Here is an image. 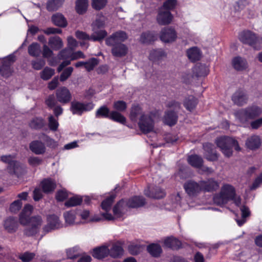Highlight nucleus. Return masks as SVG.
Listing matches in <instances>:
<instances>
[{
	"instance_id": "58836bf2",
	"label": "nucleus",
	"mask_w": 262,
	"mask_h": 262,
	"mask_svg": "<svg viewBox=\"0 0 262 262\" xmlns=\"http://www.w3.org/2000/svg\"><path fill=\"white\" fill-rule=\"evenodd\" d=\"M52 20L54 25L59 27H65L67 25L66 19L61 14L57 13L53 15Z\"/></svg>"
},
{
	"instance_id": "20e7f679",
	"label": "nucleus",
	"mask_w": 262,
	"mask_h": 262,
	"mask_svg": "<svg viewBox=\"0 0 262 262\" xmlns=\"http://www.w3.org/2000/svg\"><path fill=\"white\" fill-rule=\"evenodd\" d=\"M235 190L231 185L225 184L221 187L220 192L215 194L213 198L214 204L222 206L232 200L235 196Z\"/></svg>"
},
{
	"instance_id": "7c9ffc66",
	"label": "nucleus",
	"mask_w": 262,
	"mask_h": 262,
	"mask_svg": "<svg viewBox=\"0 0 262 262\" xmlns=\"http://www.w3.org/2000/svg\"><path fill=\"white\" fill-rule=\"evenodd\" d=\"M145 114L139 105H133L130 109L129 118L132 121L136 122L138 117L139 118L141 116Z\"/></svg>"
},
{
	"instance_id": "5701e85b",
	"label": "nucleus",
	"mask_w": 262,
	"mask_h": 262,
	"mask_svg": "<svg viewBox=\"0 0 262 262\" xmlns=\"http://www.w3.org/2000/svg\"><path fill=\"white\" fill-rule=\"evenodd\" d=\"M232 64L234 69L237 71H243L248 68L246 60L239 56L235 57L232 59Z\"/></svg>"
},
{
	"instance_id": "774afa93",
	"label": "nucleus",
	"mask_w": 262,
	"mask_h": 262,
	"mask_svg": "<svg viewBox=\"0 0 262 262\" xmlns=\"http://www.w3.org/2000/svg\"><path fill=\"white\" fill-rule=\"evenodd\" d=\"M68 196L67 191L64 189L59 190L56 194V198L58 201H63Z\"/></svg>"
},
{
	"instance_id": "412c9836",
	"label": "nucleus",
	"mask_w": 262,
	"mask_h": 262,
	"mask_svg": "<svg viewBox=\"0 0 262 262\" xmlns=\"http://www.w3.org/2000/svg\"><path fill=\"white\" fill-rule=\"evenodd\" d=\"M112 46V53L115 57L124 56L128 52V48L124 44L119 43Z\"/></svg>"
},
{
	"instance_id": "f8f14e48",
	"label": "nucleus",
	"mask_w": 262,
	"mask_h": 262,
	"mask_svg": "<svg viewBox=\"0 0 262 262\" xmlns=\"http://www.w3.org/2000/svg\"><path fill=\"white\" fill-rule=\"evenodd\" d=\"M15 157L14 155H5L1 157V160L4 163L8 164V169L11 173H15L19 167V163L15 160Z\"/></svg>"
},
{
	"instance_id": "bb28decb",
	"label": "nucleus",
	"mask_w": 262,
	"mask_h": 262,
	"mask_svg": "<svg viewBox=\"0 0 262 262\" xmlns=\"http://www.w3.org/2000/svg\"><path fill=\"white\" fill-rule=\"evenodd\" d=\"M178 120L177 113L173 111H168L165 112L164 117V122L169 126L174 125Z\"/></svg>"
},
{
	"instance_id": "4d7b16f0",
	"label": "nucleus",
	"mask_w": 262,
	"mask_h": 262,
	"mask_svg": "<svg viewBox=\"0 0 262 262\" xmlns=\"http://www.w3.org/2000/svg\"><path fill=\"white\" fill-rule=\"evenodd\" d=\"M115 199V196L111 195L109 198L106 199L101 203V207L102 209L106 211H108L110 210L111 205Z\"/></svg>"
},
{
	"instance_id": "13d9d810",
	"label": "nucleus",
	"mask_w": 262,
	"mask_h": 262,
	"mask_svg": "<svg viewBox=\"0 0 262 262\" xmlns=\"http://www.w3.org/2000/svg\"><path fill=\"white\" fill-rule=\"evenodd\" d=\"M98 64V60L97 58H92L88 61L85 62L84 68L88 71H91Z\"/></svg>"
},
{
	"instance_id": "4c0bfd02",
	"label": "nucleus",
	"mask_w": 262,
	"mask_h": 262,
	"mask_svg": "<svg viewBox=\"0 0 262 262\" xmlns=\"http://www.w3.org/2000/svg\"><path fill=\"white\" fill-rule=\"evenodd\" d=\"M41 53L40 46L37 42H33L28 47V54L33 57H38Z\"/></svg>"
},
{
	"instance_id": "39448f33",
	"label": "nucleus",
	"mask_w": 262,
	"mask_h": 262,
	"mask_svg": "<svg viewBox=\"0 0 262 262\" xmlns=\"http://www.w3.org/2000/svg\"><path fill=\"white\" fill-rule=\"evenodd\" d=\"M95 116L96 118H107L110 119L124 124L126 123V118L120 113L116 111H110L108 108L103 105L97 110Z\"/></svg>"
},
{
	"instance_id": "5fc2aeb1",
	"label": "nucleus",
	"mask_w": 262,
	"mask_h": 262,
	"mask_svg": "<svg viewBox=\"0 0 262 262\" xmlns=\"http://www.w3.org/2000/svg\"><path fill=\"white\" fill-rule=\"evenodd\" d=\"M105 18L103 15H97L95 21L92 24V29H100L104 26Z\"/></svg>"
},
{
	"instance_id": "423d86ee",
	"label": "nucleus",
	"mask_w": 262,
	"mask_h": 262,
	"mask_svg": "<svg viewBox=\"0 0 262 262\" xmlns=\"http://www.w3.org/2000/svg\"><path fill=\"white\" fill-rule=\"evenodd\" d=\"M156 114L152 112L141 116L139 119L138 126L140 130L147 134L154 130Z\"/></svg>"
},
{
	"instance_id": "ddd939ff",
	"label": "nucleus",
	"mask_w": 262,
	"mask_h": 262,
	"mask_svg": "<svg viewBox=\"0 0 262 262\" xmlns=\"http://www.w3.org/2000/svg\"><path fill=\"white\" fill-rule=\"evenodd\" d=\"M56 97L57 101L63 104L69 103L72 99L70 91L64 86L60 87L56 90Z\"/></svg>"
},
{
	"instance_id": "c9c22d12",
	"label": "nucleus",
	"mask_w": 262,
	"mask_h": 262,
	"mask_svg": "<svg viewBox=\"0 0 262 262\" xmlns=\"http://www.w3.org/2000/svg\"><path fill=\"white\" fill-rule=\"evenodd\" d=\"M123 249L122 246L118 243L113 245L112 247L110 249L109 255L114 258H117L123 254Z\"/></svg>"
},
{
	"instance_id": "f3484780",
	"label": "nucleus",
	"mask_w": 262,
	"mask_h": 262,
	"mask_svg": "<svg viewBox=\"0 0 262 262\" xmlns=\"http://www.w3.org/2000/svg\"><path fill=\"white\" fill-rule=\"evenodd\" d=\"M245 145L247 148L255 150L258 149L261 145V139L259 136L252 135L247 139Z\"/></svg>"
},
{
	"instance_id": "bf43d9fd",
	"label": "nucleus",
	"mask_w": 262,
	"mask_h": 262,
	"mask_svg": "<svg viewBox=\"0 0 262 262\" xmlns=\"http://www.w3.org/2000/svg\"><path fill=\"white\" fill-rule=\"evenodd\" d=\"M78 250L79 248L77 247L68 249L67 250V254L68 258L74 259L77 258L79 255Z\"/></svg>"
},
{
	"instance_id": "f257e3e1",
	"label": "nucleus",
	"mask_w": 262,
	"mask_h": 262,
	"mask_svg": "<svg viewBox=\"0 0 262 262\" xmlns=\"http://www.w3.org/2000/svg\"><path fill=\"white\" fill-rule=\"evenodd\" d=\"M32 210V206L26 205L19 215L20 223L23 225H28L24 231V234L27 236H32L38 233L43 223L42 219L39 215L30 217Z\"/></svg>"
},
{
	"instance_id": "2f4dec72",
	"label": "nucleus",
	"mask_w": 262,
	"mask_h": 262,
	"mask_svg": "<svg viewBox=\"0 0 262 262\" xmlns=\"http://www.w3.org/2000/svg\"><path fill=\"white\" fill-rule=\"evenodd\" d=\"M48 43L50 47L55 51L61 49L63 46L62 39L57 36L51 37L49 39Z\"/></svg>"
},
{
	"instance_id": "de8ad7c7",
	"label": "nucleus",
	"mask_w": 262,
	"mask_h": 262,
	"mask_svg": "<svg viewBox=\"0 0 262 262\" xmlns=\"http://www.w3.org/2000/svg\"><path fill=\"white\" fill-rule=\"evenodd\" d=\"M88 6V0H77L76 4V9L78 13L83 14L84 13Z\"/></svg>"
},
{
	"instance_id": "f704fd0d",
	"label": "nucleus",
	"mask_w": 262,
	"mask_h": 262,
	"mask_svg": "<svg viewBox=\"0 0 262 262\" xmlns=\"http://www.w3.org/2000/svg\"><path fill=\"white\" fill-rule=\"evenodd\" d=\"M164 245L168 248L173 249H178L181 247V242L178 239L173 237H167L164 242Z\"/></svg>"
},
{
	"instance_id": "6e6552de",
	"label": "nucleus",
	"mask_w": 262,
	"mask_h": 262,
	"mask_svg": "<svg viewBox=\"0 0 262 262\" xmlns=\"http://www.w3.org/2000/svg\"><path fill=\"white\" fill-rule=\"evenodd\" d=\"M94 104L92 102L86 103L74 101L71 102L70 110L74 115H81L84 112H88L93 109Z\"/></svg>"
},
{
	"instance_id": "6ab92c4d",
	"label": "nucleus",
	"mask_w": 262,
	"mask_h": 262,
	"mask_svg": "<svg viewBox=\"0 0 262 262\" xmlns=\"http://www.w3.org/2000/svg\"><path fill=\"white\" fill-rule=\"evenodd\" d=\"M233 102L237 105H243L247 102L248 97L244 90H238L232 97Z\"/></svg>"
},
{
	"instance_id": "ea45409f",
	"label": "nucleus",
	"mask_w": 262,
	"mask_h": 262,
	"mask_svg": "<svg viewBox=\"0 0 262 262\" xmlns=\"http://www.w3.org/2000/svg\"><path fill=\"white\" fill-rule=\"evenodd\" d=\"M187 54L188 58L192 61L199 60L201 56L200 50L196 47H193L188 49L187 51Z\"/></svg>"
},
{
	"instance_id": "393cba45",
	"label": "nucleus",
	"mask_w": 262,
	"mask_h": 262,
	"mask_svg": "<svg viewBox=\"0 0 262 262\" xmlns=\"http://www.w3.org/2000/svg\"><path fill=\"white\" fill-rule=\"evenodd\" d=\"M30 150L36 155L43 154L46 150V147L43 143L39 141H34L30 144Z\"/></svg>"
},
{
	"instance_id": "37998d69",
	"label": "nucleus",
	"mask_w": 262,
	"mask_h": 262,
	"mask_svg": "<svg viewBox=\"0 0 262 262\" xmlns=\"http://www.w3.org/2000/svg\"><path fill=\"white\" fill-rule=\"evenodd\" d=\"M64 0H50L47 2V9L49 11L57 10L63 4Z\"/></svg>"
},
{
	"instance_id": "864d4df0",
	"label": "nucleus",
	"mask_w": 262,
	"mask_h": 262,
	"mask_svg": "<svg viewBox=\"0 0 262 262\" xmlns=\"http://www.w3.org/2000/svg\"><path fill=\"white\" fill-rule=\"evenodd\" d=\"M113 108L115 110V111L120 112H124L127 108L126 103L122 100H118L115 101L113 104Z\"/></svg>"
},
{
	"instance_id": "69168bd1",
	"label": "nucleus",
	"mask_w": 262,
	"mask_h": 262,
	"mask_svg": "<svg viewBox=\"0 0 262 262\" xmlns=\"http://www.w3.org/2000/svg\"><path fill=\"white\" fill-rule=\"evenodd\" d=\"M22 203L20 200H16L11 203L10 206V210L13 213L17 212L21 208Z\"/></svg>"
},
{
	"instance_id": "a211bd4d",
	"label": "nucleus",
	"mask_w": 262,
	"mask_h": 262,
	"mask_svg": "<svg viewBox=\"0 0 262 262\" xmlns=\"http://www.w3.org/2000/svg\"><path fill=\"white\" fill-rule=\"evenodd\" d=\"M177 34L175 31L171 28H164L161 32L160 39L165 42H170L175 40Z\"/></svg>"
},
{
	"instance_id": "4468645a",
	"label": "nucleus",
	"mask_w": 262,
	"mask_h": 262,
	"mask_svg": "<svg viewBox=\"0 0 262 262\" xmlns=\"http://www.w3.org/2000/svg\"><path fill=\"white\" fill-rule=\"evenodd\" d=\"M184 187L189 196H195L202 191L200 181L197 183L193 181H188L185 183Z\"/></svg>"
},
{
	"instance_id": "680f3d73",
	"label": "nucleus",
	"mask_w": 262,
	"mask_h": 262,
	"mask_svg": "<svg viewBox=\"0 0 262 262\" xmlns=\"http://www.w3.org/2000/svg\"><path fill=\"white\" fill-rule=\"evenodd\" d=\"M46 62L45 60L42 59H38L36 60H32L31 64L32 68L36 70H39L42 69L45 65Z\"/></svg>"
},
{
	"instance_id": "338daca9",
	"label": "nucleus",
	"mask_w": 262,
	"mask_h": 262,
	"mask_svg": "<svg viewBox=\"0 0 262 262\" xmlns=\"http://www.w3.org/2000/svg\"><path fill=\"white\" fill-rule=\"evenodd\" d=\"M0 259H3L5 262H11L12 259V255L6 250H3L0 246Z\"/></svg>"
},
{
	"instance_id": "2eb2a0df",
	"label": "nucleus",
	"mask_w": 262,
	"mask_h": 262,
	"mask_svg": "<svg viewBox=\"0 0 262 262\" xmlns=\"http://www.w3.org/2000/svg\"><path fill=\"white\" fill-rule=\"evenodd\" d=\"M202 191L211 192L217 190L220 186L217 181L213 178L208 179L207 181H200Z\"/></svg>"
},
{
	"instance_id": "aec40b11",
	"label": "nucleus",
	"mask_w": 262,
	"mask_h": 262,
	"mask_svg": "<svg viewBox=\"0 0 262 262\" xmlns=\"http://www.w3.org/2000/svg\"><path fill=\"white\" fill-rule=\"evenodd\" d=\"M144 194L148 197L156 199H160L165 196L164 190L159 187L153 188L150 191L148 188L144 190Z\"/></svg>"
},
{
	"instance_id": "4be33fe9",
	"label": "nucleus",
	"mask_w": 262,
	"mask_h": 262,
	"mask_svg": "<svg viewBox=\"0 0 262 262\" xmlns=\"http://www.w3.org/2000/svg\"><path fill=\"white\" fill-rule=\"evenodd\" d=\"M203 148L205 151L204 156L206 159L210 161H216L217 159V154L213 152V145L209 143L203 145Z\"/></svg>"
},
{
	"instance_id": "a18cd8bd",
	"label": "nucleus",
	"mask_w": 262,
	"mask_h": 262,
	"mask_svg": "<svg viewBox=\"0 0 262 262\" xmlns=\"http://www.w3.org/2000/svg\"><path fill=\"white\" fill-rule=\"evenodd\" d=\"M148 252L154 257H158L162 252L161 246L158 244H152L147 247Z\"/></svg>"
},
{
	"instance_id": "79ce46f5",
	"label": "nucleus",
	"mask_w": 262,
	"mask_h": 262,
	"mask_svg": "<svg viewBox=\"0 0 262 262\" xmlns=\"http://www.w3.org/2000/svg\"><path fill=\"white\" fill-rule=\"evenodd\" d=\"M236 119L243 124H246L249 120L251 119L250 118L248 112L246 109L241 110L235 113Z\"/></svg>"
},
{
	"instance_id": "6e6d98bb",
	"label": "nucleus",
	"mask_w": 262,
	"mask_h": 262,
	"mask_svg": "<svg viewBox=\"0 0 262 262\" xmlns=\"http://www.w3.org/2000/svg\"><path fill=\"white\" fill-rule=\"evenodd\" d=\"M54 74V70L51 68L46 67L40 73L41 78L45 80L49 79Z\"/></svg>"
},
{
	"instance_id": "dca6fc26",
	"label": "nucleus",
	"mask_w": 262,
	"mask_h": 262,
	"mask_svg": "<svg viewBox=\"0 0 262 262\" xmlns=\"http://www.w3.org/2000/svg\"><path fill=\"white\" fill-rule=\"evenodd\" d=\"M172 19V16L171 13L167 10L160 9L159 10L158 16L157 21L161 25H165L171 23Z\"/></svg>"
},
{
	"instance_id": "b1692460",
	"label": "nucleus",
	"mask_w": 262,
	"mask_h": 262,
	"mask_svg": "<svg viewBox=\"0 0 262 262\" xmlns=\"http://www.w3.org/2000/svg\"><path fill=\"white\" fill-rule=\"evenodd\" d=\"M110 249L107 246H103L94 249L93 256L96 258L101 259L109 255Z\"/></svg>"
},
{
	"instance_id": "e2e57ef3",
	"label": "nucleus",
	"mask_w": 262,
	"mask_h": 262,
	"mask_svg": "<svg viewBox=\"0 0 262 262\" xmlns=\"http://www.w3.org/2000/svg\"><path fill=\"white\" fill-rule=\"evenodd\" d=\"M58 122L57 119L53 116L49 117V127L50 129L53 131H56L58 127Z\"/></svg>"
},
{
	"instance_id": "e433bc0d",
	"label": "nucleus",
	"mask_w": 262,
	"mask_h": 262,
	"mask_svg": "<svg viewBox=\"0 0 262 262\" xmlns=\"http://www.w3.org/2000/svg\"><path fill=\"white\" fill-rule=\"evenodd\" d=\"M187 160L190 165L195 168L201 167L203 163L202 157L196 155L189 156Z\"/></svg>"
},
{
	"instance_id": "f03ea898",
	"label": "nucleus",
	"mask_w": 262,
	"mask_h": 262,
	"mask_svg": "<svg viewBox=\"0 0 262 262\" xmlns=\"http://www.w3.org/2000/svg\"><path fill=\"white\" fill-rule=\"evenodd\" d=\"M145 203V199L142 196H135L127 201L122 200L114 206L113 213L116 217H120L125 212L126 207L137 208L143 206Z\"/></svg>"
},
{
	"instance_id": "a878e982",
	"label": "nucleus",
	"mask_w": 262,
	"mask_h": 262,
	"mask_svg": "<svg viewBox=\"0 0 262 262\" xmlns=\"http://www.w3.org/2000/svg\"><path fill=\"white\" fill-rule=\"evenodd\" d=\"M193 76L202 77L205 76L209 73L208 67L205 64H197L192 69Z\"/></svg>"
},
{
	"instance_id": "a19ab883",
	"label": "nucleus",
	"mask_w": 262,
	"mask_h": 262,
	"mask_svg": "<svg viewBox=\"0 0 262 262\" xmlns=\"http://www.w3.org/2000/svg\"><path fill=\"white\" fill-rule=\"evenodd\" d=\"M157 38V34L154 32H147L141 34L140 41L144 43H150Z\"/></svg>"
},
{
	"instance_id": "7ed1b4c3",
	"label": "nucleus",
	"mask_w": 262,
	"mask_h": 262,
	"mask_svg": "<svg viewBox=\"0 0 262 262\" xmlns=\"http://www.w3.org/2000/svg\"><path fill=\"white\" fill-rule=\"evenodd\" d=\"M215 142L217 146L220 148L224 155L228 158L232 155L233 148H234L237 151L241 150L237 141L229 137H220L216 140Z\"/></svg>"
},
{
	"instance_id": "8fccbe9b",
	"label": "nucleus",
	"mask_w": 262,
	"mask_h": 262,
	"mask_svg": "<svg viewBox=\"0 0 262 262\" xmlns=\"http://www.w3.org/2000/svg\"><path fill=\"white\" fill-rule=\"evenodd\" d=\"M246 110L248 112L250 118L251 119L259 116L262 113L261 108L257 106H253L246 108Z\"/></svg>"
},
{
	"instance_id": "0eeeda50",
	"label": "nucleus",
	"mask_w": 262,
	"mask_h": 262,
	"mask_svg": "<svg viewBox=\"0 0 262 262\" xmlns=\"http://www.w3.org/2000/svg\"><path fill=\"white\" fill-rule=\"evenodd\" d=\"M239 39L243 43L254 48L258 43L262 41V38L257 37L256 34L249 30L241 32L239 34Z\"/></svg>"
},
{
	"instance_id": "9b49d317",
	"label": "nucleus",
	"mask_w": 262,
	"mask_h": 262,
	"mask_svg": "<svg viewBox=\"0 0 262 262\" xmlns=\"http://www.w3.org/2000/svg\"><path fill=\"white\" fill-rule=\"evenodd\" d=\"M15 60V56L14 55H10L6 58L3 62V64L0 68V74L4 77H9L13 70L11 68V64Z\"/></svg>"
},
{
	"instance_id": "c756f323",
	"label": "nucleus",
	"mask_w": 262,
	"mask_h": 262,
	"mask_svg": "<svg viewBox=\"0 0 262 262\" xmlns=\"http://www.w3.org/2000/svg\"><path fill=\"white\" fill-rule=\"evenodd\" d=\"M41 186L44 192L49 193L55 189L56 185L55 182L51 179H46L41 182Z\"/></svg>"
},
{
	"instance_id": "603ef678",
	"label": "nucleus",
	"mask_w": 262,
	"mask_h": 262,
	"mask_svg": "<svg viewBox=\"0 0 262 262\" xmlns=\"http://www.w3.org/2000/svg\"><path fill=\"white\" fill-rule=\"evenodd\" d=\"M82 202V198L79 196H74L65 202L67 207H73L80 205Z\"/></svg>"
},
{
	"instance_id": "09e8293b",
	"label": "nucleus",
	"mask_w": 262,
	"mask_h": 262,
	"mask_svg": "<svg viewBox=\"0 0 262 262\" xmlns=\"http://www.w3.org/2000/svg\"><path fill=\"white\" fill-rule=\"evenodd\" d=\"M35 255L36 254L34 252L26 251L19 253L18 257L23 262H30L34 258Z\"/></svg>"
},
{
	"instance_id": "cd10ccee",
	"label": "nucleus",
	"mask_w": 262,
	"mask_h": 262,
	"mask_svg": "<svg viewBox=\"0 0 262 262\" xmlns=\"http://www.w3.org/2000/svg\"><path fill=\"white\" fill-rule=\"evenodd\" d=\"M198 103V99L193 96H189L183 101V105L186 109L190 112L195 109Z\"/></svg>"
},
{
	"instance_id": "052dcab7",
	"label": "nucleus",
	"mask_w": 262,
	"mask_h": 262,
	"mask_svg": "<svg viewBox=\"0 0 262 262\" xmlns=\"http://www.w3.org/2000/svg\"><path fill=\"white\" fill-rule=\"evenodd\" d=\"M107 0H92V7L94 9L99 10L102 9L106 4Z\"/></svg>"
},
{
	"instance_id": "473e14b6",
	"label": "nucleus",
	"mask_w": 262,
	"mask_h": 262,
	"mask_svg": "<svg viewBox=\"0 0 262 262\" xmlns=\"http://www.w3.org/2000/svg\"><path fill=\"white\" fill-rule=\"evenodd\" d=\"M17 225V221L12 217H9L5 221L4 226L8 232L11 233L16 231Z\"/></svg>"
},
{
	"instance_id": "0e129e2a",
	"label": "nucleus",
	"mask_w": 262,
	"mask_h": 262,
	"mask_svg": "<svg viewBox=\"0 0 262 262\" xmlns=\"http://www.w3.org/2000/svg\"><path fill=\"white\" fill-rule=\"evenodd\" d=\"M73 71V68L71 67H68L64 69L60 76V80L64 81L66 80L72 74Z\"/></svg>"
},
{
	"instance_id": "c03bdc74",
	"label": "nucleus",
	"mask_w": 262,
	"mask_h": 262,
	"mask_svg": "<svg viewBox=\"0 0 262 262\" xmlns=\"http://www.w3.org/2000/svg\"><path fill=\"white\" fill-rule=\"evenodd\" d=\"M63 216L66 223L68 225L78 223V222L76 221V212L74 211H67L64 213Z\"/></svg>"
},
{
	"instance_id": "c85d7f7f",
	"label": "nucleus",
	"mask_w": 262,
	"mask_h": 262,
	"mask_svg": "<svg viewBox=\"0 0 262 262\" xmlns=\"http://www.w3.org/2000/svg\"><path fill=\"white\" fill-rule=\"evenodd\" d=\"M92 30L93 33L91 35V40L93 41H100L107 35V32L104 30L94 28Z\"/></svg>"
},
{
	"instance_id": "3c124183",
	"label": "nucleus",
	"mask_w": 262,
	"mask_h": 262,
	"mask_svg": "<svg viewBox=\"0 0 262 262\" xmlns=\"http://www.w3.org/2000/svg\"><path fill=\"white\" fill-rule=\"evenodd\" d=\"M72 51L73 50L68 48H65L59 52L57 57L60 60H68V59H70V60L71 61Z\"/></svg>"
},
{
	"instance_id": "49530a36",
	"label": "nucleus",
	"mask_w": 262,
	"mask_h": 262,
	"mask_svg": "<svg viewBox=\"0 0 262 262\" xmlns=\"http://www.w3.org/2000/svg\"><path fill=\"white\" fill-rule=\"evenodd\" d=\"M44 124V120L41 118L36 117L31 120L29 126L32 129H39L41 128Z\"/></svg>"
},
{
	"instance_id": "1a4fd4ad",
	"label": "nucleus",
	"mask_w": 262,
	"mask_h": 262,
	"mask_svg": "<svg viewBox=\"0 0 262 262\" xmlns=\"http://www.w3.org/2000/svg\"><path fill=\"white\" fill-rule=\"evenodd\" d=\"M127 38L126 33L123 31H118L112 34L106 40V44L107 46H114L117 44L121 43Z\"/></svg>"
},
{
	"instance_id": "72a5a7b5",
	"label": "nucleus",
	"mask_w": 262,
	"mask_h": 262,
	"mask_svg": "<svg viewBox=\"0 0 262 262\" xmlns=\"http://www.w3.org/2000/svg\"><path fill=\"white\" fill-rule=\"evenodd\" d=\"M166 56L165 52L161 49L153 50L150 51L149 58L150 60L156 61H159Z\"/></svg>"
},
{
	"instance_id": "9d476101",
	"label": "nucleus",
	"mask_w": 262,
	"mask_h": 262,
	"mask_svg": "<svg viewBox=\"0 0 262 262\" xmlns=\"http://www.w3.org/2000/svg\"><path fill=\"white\" fill-rule=\"evenodd\" d=\"M48 224L43 227L45 233L51 232L52 230L60 228L62 227L61 222L59 217L55 215H51L47 217Z\"/></svg>"
}]
</instances>
